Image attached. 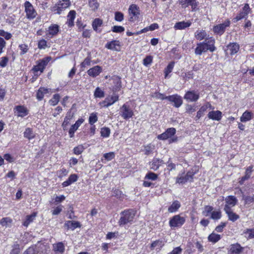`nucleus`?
<instances>
[{
  "instance_id": "obj_1",
  "label": "nucleus",
  "mask_w": 254,
  "mask_h": 254,
  "mask_svg": "<svg viewBox=\"0 0 254 254\" xmlns=\"http://www.w3.org/2000/svg\"><path fill=\"white\" fill-rule=\"evenodd\" d=\"M215 39L213 37L205 38L204 41L197 44L195 49V54L201 55L202 53L207 52L208 50L210 52H214L216 50L214 46Z\"/></svg>"
},
{
  "instance_id": "obj_2",
  "label": "nucleus",
  "mask_w": 254,
  "mask_h": 254,
  "mask_svg": "<svg viewBox=\"0 0 254 254\" xmlns=\"http://www.w3.org/2000/svg\"><path fill=\"white\" fill-rule=\"evenodd\" d=\"M176 132V130L175 128H169L164 132L158 135L157 138L163 140L169 139V143L177 142L178 141V137L174 136Z\"/></svg>"
},
{
  "instance_id": "obj_3",
  "label": "nucleus",
  "mask_w": 254,
  "mask_h": 254,
  "mask_svg": "<svg viewBox=\"0 0 254 254\" xmlns=\"http://www.w3.org/2000/svg\"><path fill=\"white\" fill-rule=\"evenodd\" d=\"M121 217L119 221V224L124 225L133 221L134 213L132 210H125L121 213Z\"/></svg>"
},
{
  "instance_id": "obj_4",
  "label": "nucleus",
  "mask_w": 254,
  "mask_h": 254,
  "mask_svg": "<svg viewBox=\"0 0 254 254\" xmlns=\"http://www.w3.org/2000/svg\"><path fill=\"white\" fill-rule=\"evenodd\" d=\"M70 5L69 0H62L59 1L57 4L52 7V10L55 13L60 14L62 11Z\"/></svg>"
},
{
  "instance_id": "obj_5",
  "label": "nucleus",
  "mask_w": 254,
  "mask_h": 254,
  "mask_svg": "<svg viewBox=\"0 0 254 254\" xmlns=\"http://www.w3.org/2000/svg\"><path fill=\"white\" fill-rule=\"evenodd\" d=\"M24 6L26 16L28 19H33L36 17L37 12L29 1H26L24 3Z\"/></svg>"
},
{
  "instance_id": "obj_6",
  "label": "nucleus",
  "mask_w": 254,
  "mask_h": 254,
  "mask_svg": "<svg viewBox=\"0 0 254 254\" xmlns=\"http://www.w3.org/2000/svg\"><path fill=\"white\" fill-rule=\"evenodd\" d=\"M185 222V218L180 215H176L170 219L169 225L171 227H180Z\"/></svg>"
},
{
  "instance_id": "obj_7",
  "label": "nucleus",
  "mask_w": 254,
  "mask_h": 254,
  "mask_svg": "<svg viewBox=\"0 0 254 254\" xmlns=\"http://www.w3.org/2000/svg\"><path fill=\"white\" fill-rule=\"evenodd\" d=\"M251 9L250 8L249 5L248 3L245 4L242 9V10L240 12L236 17L233 18V22L235 23L242 19H246L248 15L251 12Z\"/></svg>"
},
{
  "instance_id": "obj_8",
  "label": "nucleus",
  "mask_w": 254,
  "mask_h": 254,
  "mask_svg": "<svg viewBox=\"0 0 254 254\" xmlns=\"http://www.w3.org/2000/svg\"><path fill=\"white\" fill-rule=\"evenodd\" d=\"M230 21L227 20L224 23L214 26L213 28V32L218 35H222L227 27L230 26Z\"/></svg>"
},
{
  "instance_id": "obj_9",
  "label": "nucleus",
  "mask_w": 254,
  "mask_h": 254,
  "mask_svg": "<svg viewBox=\"0 0 254 254\" xmlns=\"http://www.w3.org/2000/svg\"><path fill=\"white\" fill-rule=\"evenodd\" d=\"M179 2L183 8L191 6L192 11L196 10L198 4L196 0H179Z\"/></svg>"
},
{
  "instance_id": "obj_10",
  "label": "nucleus",
  "mask_w": 254,
  "mask_h": 254,
  "mask_svg": "<svg viewBox=\"0 0 254 254\" xmlns=\"http://www.w3.org/2000/svg\"><path fill=\"white\" fill-rule=\"evenodd\" d=\"M133 113L128 106L124 104L121 108V116L125 120H127L132 117Z\"/></svg>"
},
{
  "instance_id": "obj_11",
  "label": "nucleus",
  "mask_w": 254,
  "mask_h": 254,
  "mask_svg": "<svg viewBox=\"0 0 254 254\" xmlns=\"http://www.w3.org/2000/svg\"><path fill=\"white\" fill-rule=\"evenodd\" d=\"M188 102H196L199 98V93L194 90L187 91L184 97Z\"/></svg>"
},
{
  "instance_id": "obj_12",
  "label": "nucleus",
  "mask_w": 254,
  "mask_h": 254,
  "mask_svg": "<svg viewBox=\"0 0 254 254\" xmlns=\"http://www.w3.org/2000/svg\"><path fill=\"white\" fill-rule=\"evenodd\" d=\"M166 99L174 103V106L176 108L180 107L183 104V99L181 96L178 94H174L168 96Z\"/></svg>"
},
{
  "instance_id": "obj_13",
  "label": "nucleus",
  "mask_w": 254,
  "mask_h": 254,
  "mask_svg": "<svg viewBox=\"0 0 254 254\" xmlns=\"http://www.w3.org/2000/svg\"><path fill=\"white\" fill-rule=\"evenodd\" d=\"M239 45L236 43H231L228 45L224 51L226 55H233L239 50Z\"/></svg>"
},
{
  "instance_id": "obj_14",
  "label": "nucleus",
  "mask_w": 254,
  "mask_h": 254,
  "mask_svg": "<svg viewBox=\"0 0 254 254\" xmlns=\"http://www.w3.org/2000/svg\"><path fill=\"white\" fill-rule=\"evenodd\" d=\"M238 200L237 198L233 195H229L226 197L224 210H227V208L229 210H232L231 207H234L237 203Z\"/></svg>"
},
{
  "instance_id": "obj_15",
  "label": "nucleus",
  "mask_w": 254,
  "mask_h": 254,
  "mask_svg": "<svg viewBox=\"0 0 254 254\" xmlns=\"http://www.w3.org/2000/svg\"><path fill=\"white\" fill-rule=\"evenodd\" d=\"M244 248L240 244L237 243L232 244L228 249V254H240L243 251Z\"/></svg>"
},
{
  "instance_id": "obj_16",
  "label": "nucleus",
  "mask_w": 254,
  "mask_h": 254,
  "mask_svg": "<svg viewBox=\"0 0 254 254\" xmlns=\"http://www.w3.org/2000/svg\"><path fill=\"white\" fill-rule=\"evenodd\" d=\"M105 48L113 51H120L121 50L120 42L118 40H113L107 43Z\"/></svg>"
},
{
  "instance_id": "obj_17",
  "label": "nucleus",
  "mask_w": 254,
  "mask_h": 254,
  "mask_svg": "<svg viewBox=\"0 0 254 254\" xmlns=\"http://www.w3.org/2000/svg\"><path fill=\"white\" fill-rule=\"evenodd\" d=\"M128 12L130 15H132L129 18L130 21H134L133 17L137 16L139 14L138 7L135 4H131L129 6Z\"/></svg>"
},
{
  "instance_id": "obj_18",
  "label": "nucleus",
  "mask_w": 254,
  "mask_h": 254,
  "mask_svg": "<svg viewBox=\"0 0 254 254\" xmlns=\"http://www.w3.org/2000/svg\"><path fill=\"white\" fill-rule=\"evenodd\" d=\"M102 71L101 66L99 65H95L87 70L88 74L91 77H95L99 75Z\"/></svg>"
},
{
  "instance_id": "obj_19",
  "label": "nucleus",
  "mask_w": 254,
  "mask_h": 254,
  "mask_svg": "<svg viewBox=\"0 0 254 254\" xmlns=\"http://www.w3.org/2000/svg\"><path fill=\"white\" fill-rule=\"evenodd\" d=\"M207 116L209 119L219 121L222 117V113L220 111H212L208 113Z\"/></svg>"
},
{
  "instance_id": "obj_20",
  "label": "nucleus",
  "mask_w": 254,
  "mask_h": 254,
  "mask_svg": "<svg viewBox=\"0 0 254 254\" xmlns=\"http://www.w3.org/2000/svg\"><path fill=\"white\" fill-rule=\"evenodd\" d=\"M83 122L84 120L83 119H79L74 125L71 126L68 131L70 137H72L74 136V132L78 129Z\"/></svg>"
},
{
  "instance_id": "obj_21",
  "label": "nucleus",
  "mask_w": 254,
  "mask_h": 254,
  "mask_svg": "<svg viewBox=\"0 0 254 254\" xmlns=\"http://www.w3.org/2000/svg\"><path fill=\"white\" fill-rule=\"evenodd\" d=\"M118 100L119 96L116 94H113L111 96H107L104 100V103L107 102V105L105 106L109 107L118 101Z\"/></svg>"
},
{
  "instance_id": "obj_22",
  "label": "nucleus",
  "mask_w": 254,
  "mask_h": 254,
  "mask_svg": "<svg viewBox=\"0 0 254 254\" xmlns=\"http://www.w3.org/2000/svg\"><path fill=\"white\" fill-rule=\"evenodd\" d=\"M191 24V22L190 20L187 21H181L177 22L174 25V28L176 30H183L189 27Z\"/></svg>"
},
{
  "instance_id": "obj_23",
  "label": "nucleus",
  "mask_w": 254,
  "mask_h": 254,
  "mask_svg": "<svg viewBox=\"0 0 254 254\" xmlns=\"http://www.w3.org/2000/svg\"><path fill=\"white\" fill-rule=\"evenodd\" d=\"M212 106L209 103H207L205 105L201 107L199 111L197 112V115L195 117V120L199 119L202 116H203L204 113L206 111L208 108L211 109Z\"/></svg>"
},
{
  "instance_id": "obj_24",
  "label": "nucleus",
  "mask_w": 254,
  "mask_h": 254,
  "mask_svg": "<svg viewBox=\"0 0 254 254\" xmlns=\"http://www.w3.org/2000/svg\"><path fill=\"white\" fill-rule=\"evenodd\" d=\"M76 16V12L75 10H70L67 15V20L66 24L70 27L74 25V20Z\"/></svg>"
},
{
  "instance_id": "obj_25",
  "label": "nucleus",
  "mask_w": 254,
  "mask_h": 254,
  "mask_svg": "<svg viewBox=\"0 0 254 254\" xmlns=\"http://www.w3.org/2000/svg\"><path fill=\"white\" fill-rule=\"evenodd\" d=\"M36 251L39 254H48L50 252V247L47 244H40Z\"/></svg>"
},
{
  "instance_id": "obj_26",
  "label": "nucleus",
  "mask_w": 254,
  "mask_h": 254,
  "mask_svg": "<svg viewBox=\"0 0 254 254\" xmlns=\"http://www.w3.org/2000/svg\"><path fill=\"white\" fill-rule=\"evenodd\" d=\"M53 251L56 254H62L64 251V246L62 242H59L53 245Z\"/></svg>"
},
{
  "instance_id": "obj_27",
  "label": "nucleus",
  "mask_w": 254,
  "mask_h": 254,
  "mask_svg": "<svg viewBox=\"0 0 254 254\" xmlns=\"http://www.w3.org/2000/svg\"><path fill=\"white\" fill-rule=\"evenodd\" d=\"M15 110L18 117H23L26 116L28 111L27 109L22 106H17L15 107Z\"/></svg>"
},
{
  "instance_id": "obj_28",
  "label": "nucleus",
  "mask_w": 254,
  "mask_h": 254,
  "mask_svg": "<svg viewBox=\"0 0 254 254\" xmlns=\"http://www.w3.org/2000/svg\"><path fill=\"white\" fill-rule=\"evenodd\" d=\"M227 214L228 219L232 222H235L240 218L239 215L234 213L232 210H229L227 208V210H225Z\"/></svg>"
},
{
  "instance_id": "obj_29",
  "label": "nucleus",
  "mask_w": 254,
  "mask_h": 254,
  "mask_svg": "<svg viewBox=\"0 0 254 254\" xmlns=\"http://www.w3.org/2000/svg\"><path fill=\"white\" fill-rule=\"evenodd\" d=\"M64 225L67 227L68 229H71L72 230L81 226L79 222L69 220L66 221Z\"/></svg>"
},
{
  "instance_id": "obj_30",
  "label": "nucleus",
  "mask_w": 254,
  "mask_h": 254,
  "mask_svg": "<svg viewBox=\"0 0 254 254\" xmlns=\"http://www.w3.org/2000/svg\"><path fill=\"white\" fill-rule=\"evenodd\" d=\"M163 163H164L162 160L158 158H154L150 163V165L151 169L154 170H157L159 166Z\"/></svg>"
},
{
  "instance_id": "obj_31",
  "label": "nucleus",
  "mask_w": 254,
  "mask_h": 254,
  "mask_svg": "<svg viewBox=\"0 0 254 254\" xmlns=\"http://www.w3.org/2000/svg\"><path fill=\"white\" fill-rule=\"evenodd\" d=\"M73 116V115L71 113L70 111H69L67 113L64 119V121L62 124V127L64 130H65L66 129L67 127L69 124V121L72 118Z\"/></svg>"
},
{
  "instance_id": "obj_32",
  "label": "nucleus",
  "mask_w": 254,
  "mask_h": 254,
  "mask_svg": "<svg viewBox=\"0 0 254 254\" xmlns=\"http://www.w3.org/2000/svg\"><path fill=\"white\" fill-rule=\"evenodd\" d=\"M180 207L181 204L180 202L178 200H175L168 208V211L170 213H174L176 212Z\"/></svg>"
},
{
  "instance_id": "obj_33",
  "label": "nucleus",
  "mask_w": 254,
  "mask_h": 254,
  "mask_svg": "<svg viewBox=\"0 0 254 254\" xmlns=\"http://www.w3.org/2000/svg\"><path fill=\"white\" fill-rule=\"evenodd\" d=\"M37 213L36 212L33 213L30 215H27L26 217L25 220L23 222V226L28 227V226L32 223L35 219Z\"/></svg>"
},
{
  "instance_id": "obj_34",
  "label": "nucleus",
  "mask_w": 254,
  "mask_h": 254,
  "mask_svg": "<svg viewBox=\"0 0 254 254\" xmlns=\"http://www.w3.org/2000/svg\"><path fill=\"white\" fill-rule=\"evenodd\" d=\"M59 31V26L57 24L52 25L49 27V33L48 34L50 35V37L57 35Z\"/></svg>"
},
{
  "instance_id": "obj_35",
  "label": "nucleus",
  "mask_w": 254,
  "mask_h": 254,
  "mask_svg": "<svg viewBox=\"0 0 254 254\" xmlns=\"http://www.w3.org/2000/svg\"><path fill=\"white\" fill-rule=\"evenodd\" d=\"M103 24V21L99 18H95L92 22V27L94 30L97 32H100V30H98V28L101 27Z\"/></svg>"
},
{
  "instance_id": "obj_36",
  "label": "nucleus",
  "mask_w": 254,
  "mask_h": 254,
  "mask_svg": "<svg viewBox=\"0 0 254 254\" xmlns=\"http://www.w3.org/2000/svg\"><path fill=\"white\" fill-rule=\"evenodd\" d=\"M206 32L205 30H198L194 33V36L196 39L198 40H202L206 38Z\"/></svg>"
},
{
  "instance_id": "obj_37",
  "label": "nucleus",
  "mask_w": 254,
  "mask_h": 254,
  "mask_svg": "<svg viewBox=\"0 0 254 254\" xmlns=\"http://www.w3.org/2000/svg\"><path fill=\"white\" fill-rule=\"evenodd\" d=\"M48 89L41 87L39 89L37 92L36 97L38 100H41L44 95L49 92Z\"/></svg>"
},
{
  "instance_id": "obj_38",
  "label": "nucleus",
  "mask_w": 254,
  "mask_h": 254,
  "mask_svg": "<svg viewBox=\"0 0 254 254\" xmlns=\"http://www.w3.org/2000/svg\"><path fill=\"white\" fill-rule=\"evenodd\" d=\"M252 119V113L250 112L246 111L243 114L242 116L240 118V121L242 122H246L250 121Z\"/></svg>"
},
{
  "instance_id": "obj_39",
  "label": "nucleus",
  "mask_w": 254,
  "mask_h": 254,
  "mask_svg": "<svg viewBox=\"0 0 254 254\" xmlns=\"http://www.w3.org/2000/svg\"><path fill=\"white\" fill-rule=\"evenodd\" d=\"M221 239V236L214 233H211L208 237V240L209 242L215 243L219 241Z\"/></svg>"
},
{
  "instance_id": "obj_40",
  "label": "nucleus",
  "mask_w": 254,
  "mask_h": 254,
  "mask_svg": "<svg viewBox=\"0 0 254 254\" xmlns=\"http://www.w3.org/2000/svg\"><path fill=\"white\" fill-rule=\"evenodd\" d=\"M12 222V220L9 217L2 218L0 220V224L6 227H9Z\"/></svg>"
},
{
  "instance_id": "obj_41",
  "label": "nucleus",
  "mask_w": 254,
  "mask_h": 254,
  "mask_svg": "<svg viewBox=\"0 0 254 254\" xmlns=\"http://www.w3.org/2000/svg\"><path fill=\"white\" fill-rule=\"evenodd\" d=\"M245 237L248 239L254 238V229H247L243 232Z\"/></svg>"
},
{
  "instance_id": "obj_42",
  "label": "nucleus",
  "mask_w": 254,
  "mask_h": 254,
  "mask_svg": "<svg viewBox=\"0 0 254 254\" xmlns=\"http://www.w3.org/2000/svg\"><path fill=\"white\" fill-rule=\"evenodd\" d=\"M60 99V95L59 94H55L53 95L51 99L49 101L51 106H55L58 104Z\"/></svg>"
},
{
  "instance_id": "obj_43",
  "label": "nucleus",
  "mask_w": 254,
  "mask_h": 254,
  "mask_svg": "<svg viewBox=\"0 0 254 254\" xmlns=\"http://www.w3.org/2000/svg\"><path fill=\"white\" fill-rule=\"evenodd\" d=\"M35 133L30 128H26L24 132V136L28 139H31L35 137Z\"/></svg>"
},
{
  "instance_id": "obj_44",
  "label": "nucleus",
  "mask_w": 254,
  "mask_h": 254,
  "mask_svg": "<svg viewBox=\"0 0 254 254\" xmlns=\"http://www.w3.org/2000/svg\"><path fill=\"white\" fill-rule=\"evenodd\" d=\"M95 98H102L105 96L104 92L99 87L95 89L94 93Z\"/></svg>"
},
{
  "instance_id": "obj_45",
  "label": "nucleus",
  "mask_w": 254,
  "mask_h": 254,
  "mask_svg": "<svg viewBox=\"0 0 254 254\" xmlns=\"http://www.w3.org/2000/svg\"><path fill=\"white\" fill-rule=\"evenodd\" d=\"M164 244L163 241L162 240H157L156 241H154L151 245V248L154 249L156 247H157L159 249L163 247Z\"/></svg>"
},
{
  "instance_id": "obj_46",
  "label": "nucleus",
  "mask_w": 254,
  "mask_h": 254,
  "mask_svg": "<svg viewBox=\"0 0 254 254\" xmlns=\"http://www.w3.org/2000/svg\"><path fill=\"white\" fill-rule=\"evenodd\" d=\"M174 66V63L172 62V63H170L167 65L166 68H165V70H164L165 78H167L168 76V75L172 71Z\"/></svg>"
},
{
  "instance_id": "obj_47",
  "label": "nucleus",
  "mask_w": 254,
  "mask_h": 254,
  "mask_svg": "<svg viewBox=\"0 0 254 254\" xmlns=\"http://www.w3.org/2000/svg\"><path fill=\"white\" fill-rule=\"evenodd\" d=\"M243 199L245 201V203L247 204H250L254 202V195H243Z\"/></svg>"
},
{
  "instance_id": "obj_48",
  "label": "nucleus",
  "mask_w": 254,
  "mask_h": 254,
  "mask_svg": "<svg viewBox=\"0 0 254 254\" xmlns=\"http://www.w3.org/2000/svg\"><path fill=\"white\" fill-rule=\"evenodd\" d=\"M221 217V212L220 210L213 211L211 212L210 218L213 220H218Z\"/></svg>"
},
{
  "instance_id": "obj_49",
  "label": "nucleus",
  "mask_w": 254,
  "mask_h": 254,
  "mask_svg": "<svg viewBox=\"0 0 254 254\" xmlns=\"http://www.w3.org/2000/svg\"><path fill=\"white\" fill-rule=\"evenodd\" d=\"M101 135L103 137H109L110 134V129L108 127H104L101 129Z\"/></svg>"
},
{
  "instance_id": "obj_50",
  "label": "nucleus",
  "mask_w": 254,
  "mask_h": 254,
  "mask_svg": "<svg viewBox=\"0 0 254 254\" xmlns=\"http://www.w3.org/2000/svg\"><path fill=\"white\" fill-rule=\"evenodd\" d=\"M91 59L89 57H87L85 58L83 62L81 63L80 66L82 68V70H84V68L88 66H90L91 65Z\"/></svg>"
},
{
  "instance_id": "obj_51",
  "label": "nucleus",
  "mask_w": 254,
  "mask_h": 254,
  "mask_svg": "<svg viewBox=\"0 0 254 254\" xmlns=\"http://www.w3.org/2000/svg\"><path fill=\"white\" fill-rule=\"evenodd\" d=\"M84 147L82 145H79L73 148V153L75 155H80L84 151Z\"/></svg>"
},
{
  "instance_id": "obj_52",
  "label": "nucleus",
  "mask_w": 254,
  "mask_h": 254,
  "mask_svg": "<svg viewBox=\"0 0 254 254\" xmlns=\"http://www.w3.org/2000/svg\"><path fill=\"white\" fill-rule=\"evenodd\" d=\"M89 5L92 10L95 11L98 8L99 3L96 0H90L89 1Z\"/></svg>"
},
{
  "instance_id": "obj_53",
  "label": "nucleus",
  "mask_w": 254,
  "mask_h": 254,
  "mask_svg": "<svg viewBox=\"0 0 254 254\" xmlns=\"http://www.w3.org/2000/svg\"><path fill=\"white\" fill-rule=\"evenodd\" d=\"M187 182L188 181L186 180V178H185V176L183 175V174L181 175H179L176 178V183L180 184H183Z\"/></svg>"
},
{
  "instance_id": "obj_54",
  "label": "nucleus",
  "mask_w": 254,
  "mask_h": 254,
  "mask_svg": "<svg viewBox=\"0 0 254 254\" xmlns=\"http://www.w3.org/2000/svg\"><path fill=\"white\" fill-rule=\"evenodd\" d=\"M213 208L211 206H206L202 213L205 216H208L213 211Z\"/></svg>"
},
{
  "instance_id": "obj_55",
  "label": "nucleus",
  "mask_w": 254,
  "mask_h": 254,
  "mask_svg": "<svg viewBox=\"0 0 254 254\" xmlns=\"http://www.w3.org/2000/svg\"><path fill=\"white\" fill-rule=\"evenodd\" d=\"M152 60L153 57L151 56H147L144 59L143 64L145 66H148L152 63Z\"/></svg>"
},
{
  "instance_id": "obj_56",
  "label": "nucleus",
  "mask_w": 254,
  "mask_h": 254,
  "mask_svg": "<svg viewBox=\"0 0 254 254\" xmlns=\"http://www.w3.org/2000/svg\"><path fill=\"white\" fill-rule=\"evenodd\" d=\"M98 120L96 114L92 113L89 118V123L90 125H93Z\"/></svg>"
},
{
  "instance_id": "obj_57",
  "label": "nucleus",
  "mask_w": 254,
  "mask_h": 254,
  "mask_svg": "<svg viewBox=\"0 0 254 254\" xmlns=\"http://www.w3.org/2000/svg\"><path fill=\"white\" fill-rule=\"evenodd\" d=\"M182 77H183V79H184L185 81H187L190 79L192 78L193 73L191 71L187 73H182Z\"/></svg>"
},
{
  "instance_id": "obj_58",
  "label": "nucleus",
  "mask_w": 254,
  "mask_h": 254,
  "mask_svg": "<svg viewBox=\"0 0 254 254\" xmlns=\"http://www.w3.org/2000/svg\"><path fill=\"white\" fill-rule=\"evenodd\" d=\"M45 67L40 62L38 64L33 67V70L35 72L40 71L42 72Z\"/></svg>"
},
{
  "instance_id": "obj_59",
  "label": "nucleus",
  "mask_w": 254,
  "mask_h": 254,
  "mask_svg": "<svg viewBox=\"0 0 254 254\" xmlns=\"http://www.w3.org/2000/svg\"><path fill=\"white\" fill-rule=\"evenodd\" d=\"M104 157L107 161H111L114 158L115 154L113 152L105 153L104 154Z\"/></svg>"
},
{
  "instance_id": "obj_60",
  "label": "nucleus",
  "mask_w": 254,
  "mask_h": 254,
  "mask_svg": "<svg viewBox=\"0 0 254 254\" xmlns=\"http://www.w3.org/2000/svg\"><path fill=\"white\" fill-rule=\"evenodd\" d=\"M38 47L40 49H45L47 47V42L44 39L40 40L38 42Z\"/></svg>"
},
{
  "instance_id": "obj_61",
  "label": "nucleus",
  "mask_w": 254,
  "mask_h": 254,
  "mask_svg": "<svg viewBox=\"0 0 254 254\" xmlns=\"http://www.w3.org/2000/svg\"><path fill=\"white\" fill-rule=\"evenodd\" d=\"M112 30L114 32L121 33L125 31V28L124 27L121 26H114L112 27Z\"/></svg>"
},
{
  "instance_id": "obj_62",
  "label": "nucleus",
  "mask_w": 254,
  "mask_h": 254,
  "mask_svg": "<svg viewBox=\"0 0 254 254\" xmlns=\"http://www.w3.org/2000/svg\"><path fill=\"white\" fill-rule=\"evenodd\" d=\"M145 178L151 180H155L157 178V175L154 173L150 172L146 175Z\"/></svg>"
},
{
  "instance_id": "obj_63",
  "label": "nucleus",
  "mask_w": 254,
  "mask_h": 254,
  "mask_svg": "<svg viewBox=\"0 0 254 254\" xmlns=\"http://www.w3.org/2000/svg\"><path fill=\"white\" fill-rule=\"evenodd\" d=\"M8 61V59L6 57H3L0 60V66L4 67L6 66Z\"/></svg>"
},
{
  "instance_id": "obj_64",
  "label": "nucleus",
  "mask_w": 254,
  "mask_h": 254,
  "mask_svg": "<svg viewBox=\"0 0 254 254\" xmlns=\"http://www.w3.org/2000/svg\"><path fill=\"white\" fill-rule=\"evenodd\" d=\"M115 19L116 21L121 22L124 19V14L121 12H116Z\"/></svg>"
}]
</instances>
